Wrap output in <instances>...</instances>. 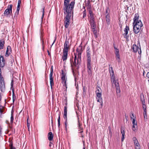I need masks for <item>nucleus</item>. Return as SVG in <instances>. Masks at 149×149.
I'll use <instances>...</instances> for the list:
<instances>
[{"label":"nucleus","mask_w":149,"mask_h":149,"mask_svg":"<svg viewBox=\"0 0 149 149\" xmlns=\"http://www.w3.org/2000/svg\"><path fill=\"white\" fill-rule=\"evenodd\" d=\"M70 0H66V20L68 18L72 17L73 18V9L75 4L74 1H72L70 3L69 2Z\"/></svg>","instance_id":"nucleus-1"},{"label":"nucleus","mask_w":149,"mask_h":149,"mask_svg":"<svg viewBox=\"0 0 149 149\" xmlns=\"http://www.w3.org/2000/svg\"><path fill=\"white\" fill-rule=\"evenodd\" d=\"M82 47L80 45L79 47L77 48L76 51L77 53V54L74 53V65L76 67H79V65L80 64L81 61V54L82 52Z\"/></svg>","instance_id":"nucleus-2"},{"label":"nucleus","mask_w":149,"mask_h":149,"mask_svg":"<svg viewBox=\"0 0 149 149\" xmlns=\"http://www.w3.org/2000/svg\"><path fill=\"white\" fill-rule=\"evenodd\" d=\"M60 73L61 85L62 84L64 87L65 86V70L64 68L63 69H62L61 70Z\"/></svg>","instance_id":"nucleus-3"},{"label":"nucleus","mask_w":149,"mask_h":149,"mask_svg":"<svg viewBox=\"0 0 149 149\" xmlns=\"http://www.w3.org/2000/svg\"><path fill=\"white\" fill-rule=\"evenodd\" d=\"M96 89V93L97 94V96L98 98L97 101V102H100V101L101 99L102 100L101 97L102 91L99 87H97Z\"/></svg>","instance_id":"nucleus-4"},{"label":"nucleus","mask_w":149,"mask_h":149,"mask_svg":"<svg viewBox=\"0 0 149 149\" xmlns=\"http://www.w3.org/2000/svg\"><path fill=\"white\" fill-rule=\"evenodd\" d=\"M12 4L9 5L7 6V8L4 11V16H8L9 14L12 13Z\"/></svg>","instance_id":"nucleus-5"},{"label":"nucleus","mask_w":149,"mask_h":149,"mask_svg":"<svg viewBox=\"0 0 149 149\" xmlns=\"http://www.w3.org/2000/svg\"><path fill=\"white\" fill-rule=\"evenodd\" d=\"M53 73V66H52L50 69V73L49 74L50 82L51 89L52 88V86L54 85V78L52 76Z\"/></svg>","instance_id":"nucleus-6"},{"label":"nucleus","mask_w":149,"mask_h":149,"mask_svg":"<svg viewBox=\"0 0 149 149\" xmlns=\"http://www.w3.org/2000/svg\"><path fill=\"white\" fill-rule=\"evenodd\" d=\"M132 49L133 50V52H134L135 53L138 52V54L140 55V57H141V51L140 48H139L138 46H136V45H133Z\"/></svg>","instance_id":"nucleus-7"},{"label":"nucleus","mask_w":149,"mask_h":149,"mask_svg":"<svg viewBox=\"0 0 149 149\" xmlns=\"http://www.w3.org/2000/svg\"><path fill=\"white\" fill-rule=\"evenodd\" d=\"M129 30V27L128 26H126L124 30V31L125 32V33H124L123 34L124 36V37L126 39L128 38L129 37L127 35Z\"/></svg>","instance_id":"nucleus-8"},{"label":"nucleus","mask_w":149,"mask_h":149,"mask_svg":"<svg viewBox=\"0 0 149 149\" xmlns=\"http://www.w3.org/2000/svg\"><path fill=\"white\" fill-rule=\"evenodd\" d=\"M115 53L116 55V60H118V62H120V58L119 50L117 48H116V49H115Z\"/></svg>","instance_id":"nucleus-9"},{"label":"nucleus","mask_w":149,"mask_h":149,"mask_svg":"<svg viewBox=\"0 0 149 149\" xmlns=\"http://www.w3.org/2000/svg\"><path fill=\"white\" fill-rule=\"evenodd\" d=\"M5 61L4 59L3 56L1 55L0 58V67H3L5 65Z\"/></svg>","instance_id":"nucleus-10"},{"label":"nucleus","mask_w":149,"mask_h":149,"mask_svg":"<svg viewBox=\"0 0 149 149\" xmlns=\"http://www.w3.org/2000/svg\"><path fill=\"white\" fill-rule=\"evenodd\" d=\"M11 47L10 46H8L7 47V50L5 54L6 57L8 56L11 54Z\"/></svg>","instance_id":"nucleus-11"},{"label":"nucleus","mask_w":149,"mask_h":149,"mask_svg":"<svg viewBox=\"0 0 149 149\" xmlns=\"http://www.w3.org/2000/svg\"><path fill=\"white\" fill-rule=\"evenodd\" d=\"M143 25L141 21H140L138 22H136L133 24V26H136L137 27H139L141 29V28L143 26Z\"/></svg>","instance_id":"nucleus-12"},{"label":"nucleus","mask_w":149,"mask_h":149,"mask_svg":"<svg viewBox=\"0 0 149 149\" xmlns=\"http://www.w3.org/2000/svg\"><path fill=\"white\" fill-rule=\"evenodd\" d=\"M139 15L138 14L136 13L135 14L134 17L133 18V24H134V23H136V22H137L140 21H141L140 20H139Z\"/></svg>","instance_id":"nucleus-13"},{"label":"nucleus","mask_w":149,"mask_h":149,"mask_svg":"<svg viewBox=\"0 0 149 149\" xmlns=\"http://www.w3.org/2000/svg\"><path fill=\"white\" fill-rule=\"evenodd\" d=\"M0 89L1 91L3 92L5 91V82H0Z\"/></svg>","instance_id":"nucleus-14"},{"label":"nucleus","mask_w":149,"mask_h":149,"mask_svg":"<svg viewBox=\"0 0 149 149\" xmlns=\"http://www.w3.org/2000/svg\"><path fill=\"white\" fill-rule=\"evenodd\" d=\"M121 133L122 134L121 141H123L125 138V128L121 126Z\"/></svg>","instance_id":"nucleus-15"},{"label":"nucleus","mask_w":149,"mask_h":149,"mask_svg":"<svg viewBox=\"0 0 149 149\" xmlns=\"http://www.w3.org/2000/svg\"><path fill=\"white\" fill-rule=\"evenodd\" d=\"M61 55L62 56V59L63 61H64L65 60V42L64 44V48L63 49V53H61Z\"/></svg>","instance_id":"nucleus-16"},{"label":"nucleus","mask_w":149,"mask_h":149,"mask_svg":"<svg viewBox=\"0 0 149 149\" xmlns=\"http://www.w3.org/2000/svg\"><path fill=\"white\" fill-rule=\"evenodd\" d=\"M106 26H108L110 24V17L109 14H107L106 16Z\"/></svg>","instance_id":"nucleus-17"},{"label":"nucleus","mask_w":149,"mask_h":149,"mask_svg":"<svg viewBox=\"0 0 149 149\" xmlns=\"http://www.w3.org/2000/svg\"><path fill=\"white\" fill-rule=\"evenodd\" d=\"M78 128L79 129V131H80L79 133H82L83 132V128L81 127L82 124L79 123V118H78Z\"/></svg>","instance_id":"nucleus-18"},{"label":"nucleus","mask_w":149,"mask_h":149,"mask_svg":"<svg viewBox=\"0 0 149 149\" xmlns=\"http://www.w3.org/2000/svg\"><path fill=\"white\" fill-rule=\"evenodd\" d=\"M91 51L90 50V48H87L86 51V57H87V59H91Z\"/></svg>","instance_id":"nucleus-19"},{"label":"nucleus","mask_w":149,"mask_h":149,"mask_svg":"<svg viewBox=\"0 0 149 149\" xmlns=\"http://www.w3.org/2000/svg\"><path fill=\"white\" fill-rule=\"evenodd\" d=\"M133 31L134 33L136 34H137L139 33L141 29L139 27H136V26H133Z\"/></svg>","instance_id":"nucleus-20"},{"label":"nucleus","mask_w":149,"mask_h":149,"mask_svg":"<svg viewBox=\"0 0 149 149\" xmlns=\"http://www.w3.org/2000/svg\"><path fill=\"white\" fill-rule=\"evenodd\" d=\"M87 68H92L91 59H87Z\"/></svg>","instance_id":"nucleus-21"},{"label":"nucleus","mask_w":149,"mask_h":149,"mask_svg":"<svg viewBox=\"0 0 149 149\" xmlns=\"http://www.w3.org/2000/svg\"><path fill=\"white\" fill-rule=\"evenodd\" d=\"M48 139L50 141H52L53 140V135L51 132H49L48 134Z\"/></svg>","instance_id":"nucleus-22"},{"label":"nucleus","mask_w":149,"mask_h":149,"mask_svg":"<svg viewBox=\"0 0 149 149\" xmlns=\"http://www.w3.org/2000/svg\"><path fill=\"white\" fill-rule=\"evenodd\" d=\"M67 43V42L66 41V60L67 58L68 50H69L70 49L69 46H68Z\"/></svg>","instance_id":"nucleus-23"},{"label":"nucleus","mask_w":149,"mask_h":149,"mask_svg":"<svg viewBox=\"0 0 149 149\" xmlns=\"http://www.w3.org/2000/svg\"><path fill=\"white\" fill-rule=\"evenodd\" d=\"M63 11L64 14V24L63 25L65 27V0H64V4H63Z\"/></svg>","instance_id":"nucleus-24"},{"label":"nucleus","mask_w":149,"mask_h":149,"mask_svg":"<svg viewBox=\"0 0 149 149\" xmlns=\"http://www.w3.org/2000/svg\"><path fill=\"white\" fill-rule=\"evenodd\" d=\"M111 82H113V83L114 84L117 83V80H115L114 74L113 75V74H111Z\"/></svg>","instance_id":"nucleus-25"},{"label":"nucleus","mask_w":149,"mask_h":149,"mask_svg":"<svg viewBox=\"0 0 149 149\" xmlns=\"http://www.w3.org/2000/svg\"><path fill=\"white\" fill-rule=\"evenodd\" d=\"M4 44V40L3 39L1 40H0V48L1 49H3Z\"/></svg>","instance_id":"nucleus-26"},{"label":"nucleus","mask_w":149,"mask_h":149,"mask_svg":"<svg viewBox=\"0 0 149 149\" xmlns=\"http://www.w3.org/2000/svg\"><path fill=\"white\" fill-rule=\"evenodd\" d=\"M145 99H144V97L143 94H141L140 95V100L142 103H145Z\"/></svg>","instance_id":"nucleus-27"},{"label":"nucleus","mask_w":149,"mask_h":149,"mask_svg":"<svg viewBox=\"0 0 149 149\" xmlns=\"http://www.w3.org/2000/svg\"><path fill=\"white\" fill-rule=\"evenodd\" d=\"M87 72L88 75L91 77L92 75V68H87Z\"/></svg>","instance_id":"nucleus-28"},{"label":"nucleus","mask_w":149,"mask_h":149,"mask_svg":"<svg viewBox=\"0 0 149 149\" xmlns=\"http://www.w3.org/2000/svg\"><path fill=\"white\" fill-rule=\"evenodd\" d=\"M4 107L2 106H0V116H1L3 112Z\"/></svg>","instance_id":"nucleus-29"},{"label":"nucleus","mask_w":149,"mask_h":149,"mask_svg":"<svg viewBox=\"0 0 149 149\" xmlns=\"http://www.w3.org/2000/svg\"><path fill=\"white\" fill-rule=\"evenodd\" d=\"M96 29H92V31L93 32V34H94L95 35V38H97V31L96 30Z\"/></svg>","instance_id":"nucleus-30"},{"label":"nucleus","mask_w":149,"mask_h":149,"mask_svg":"<svg viewBox=\"0 0 149 149\" xmlns=\"http://www.w3.org/2000/svg\"><path fill=\"white\" fill-rule=\"evenodd\" d=\"M71 17H69V18H68V19H67L66 20V28H67L69 25V23L70 19L71 18Z\"/></svg>","instance_id":"nucleus-31"},{"label":"nucleus","mask_w":149,"mask_h":149,"mask_svg":"<svg viewBox=\"0 0 149 149\" xmlns=\"http://www.w3.org/2000/svg\"><path fill=\"white\" fill-rule=\"evenodd\" d=\"M91 28L92 29H95L96 28V26L95 23L90 24Z\"/></svg>","instance_id":"nucleus-32"},{"label":"nucleus","mask_w":149,"mask_h":149,"mask_svg":"<svg viewBox=\"0 0 149 149\" xmlns=\"http://www.w3.org/2000/svg\"><path fill=\"white\" fill-rule=\"evenodd\" d=\"M13 113L11 112V116L10 117V123L11 124L13 123Z\"/></svg>","instance_id":"nucleus-33"},{"label":"nucleus","mask_w":149,"mask_h":149,"mask_svg":"<svg viewBox=\"0 0 149 149\" xmlns=\"http://www.w3.org/2000/svg\"><path fill=\"white\" fill-rule=\"evenodd\" d=\"M110 68L111 69V71L110 69V68H109V72H110V75H111V74H113H113H114L113 68L112 67H110Z\"/></svg>","instance_id":"nucleus-34"},{"label":"nucleus","mask_w":149,"mask_h":149,"mask_svg":"<svg viewBox=\"0 0 149 149\" xmlns=\"http://www.w3.org/2000/svg\"><path fill=\"white\" fill-rule=\"evenodd\" d=\"M116 86V91L120 90V87L118 82L114 84Z\"/></svg>","instance_id":"nucleus-35"},{"label":"nucleus","mask_w":149,"mask_h":149,"mask_svg":"<svg viewBox=\"0 0 149 149\" xmlns=\"http://www.w3.org/2000/svg\"><path fill=\"white\" fill-rule=\"evenodd\" d=\"M10 145L9 146L10 147V149H13V148H15V147H14L13 146V143L12 141H10Z\"/></svg>","instance_id":"nucleus-36"},{"label":"nucleus","mask_w":149,"mask_h":149,"mask_svg":"<svg viewBox=\"0 0 149 149\" xmlns=\"http://www.w3.org/2000/svg\"><path fill=\"white\" fill-rule=\"evenodd\" d=\"M4 82L3 78L1 74L0 73V82Z\"/></svg>","instance_id":"nucleus-37"},{"label":"nucleus","mask_w":149,"mask_h":149,"mask_svg":"<svg viewBox=\"0 0 149 149\" xmlns=\"http://www.w3.org/2000/svg\"><path fill=\"white\" fill-rule=\"evenodd\" d=\"M135 146V148L136 149H139L140 148V145L138 143H137L136 144H134Z\"/></svg>","instance_id":"nucleus-38"},{"label":"nucleus","mask_w":149,"mask_h":149,"mask_svg":"<svg viewBox=\"0 0 149 149\" xmlns=\"http://www.w3.org/2000/svg\"><path fill=\"white\" fill-rule=\"evenodd\" d=\"M143 105V110L144 111H146V107L145 103H142Z\"/></svg>","instance_id":"nucleus-39"},{"label":"nucleus","mask_w":149,"mask_h":149,"mask_svg":"<svg viewBox=\"0 0 149 149\" xmlns=\"http://www.w3.org/2000/svg\"><path fill=\"white\" fill-rule=\"evenodd\" d=\"M133 140L134 141V144H136L138 142V141L136 137H133Z\"/></svg>","instance_id":"nucleus-40"},{"label":"nucleus","mask_w":149,"mask_h":149,"mask_svg":"<svg viewBox=\"0 0 149 149\" xmlns=\"http://www.w3.org/2000/svg\"><path fill=\"white\" fill-rule=\"evenodd\" d=\"M29 116H28L27 121V127L28 129H29V127H30V121H29Z\"/></svg>","instance_id":"nucleus-41"},{"label":"nucleus","mask_w":149,"mask_h":149,"mask_svg":"<svg viewBox=\"0 0 149 149\" xmlns=\"http://www.w3.org/2000/svg\"><path fill=\"white\" fill-rule=\"evenodd\" d=\"M60 115H59L58 119V127H59L60 126Z\"/></svg>","instance_id":"nucleus-42"},{"label":"nucleus","mask_w":149,"mask_h":149,"mask_svg":"<svg viewBox=\"0 0 149 149\" xmlns=\"http://www.w3.org/2000/svg\"><path fill=\"white\" fill-rule=\"evenodd\" d=\"M44 9H45V7H44L42 9V17H41V19H42H42H43V17L44 15Z\"/></svg>","instance_id":"nucleus-43"},{"label":"nucleus","mask_w":149,"mask_h":149,"mask_svg":"<svg viewBox=\"0 0 149 149\" xmlns=\"http://www.w3.org/2000/svg\"><path fill=\"white\" fill-rule=\"evenodd\" d=\"M132 124L133 125H135L136 126L137 125V122L136 121L134 118L133 119Z\"/></svg>","instance_id":"nucleus-44"},{"label":"nucleus","mask_w":149,"mask_h":149,"mask_svg":"<svg viewBox=\"0 0 149 149\" xmlns=\"http://www.w3.org/2000/svg\"><path fill=\"white\" fill-rule=\"evenodd\" d=\"M109 9L108 8H107V9L106 10V12L105 13V14L106 15V14H109Z\"/></svg>","instance_id":"nucleus-45"},{"label":"nucleus","mask_w":149,"mask_h":149,"mask_svg":"<svg viewBox=\"0 0 149 149\" xmlns=\"http://www.w3.org/2000/svg\"><path fill=\"white\" fill-rule=\"evenodd\" d=\"M63 117L65 119V106L64 107Z\"/></svg>","instance_id":"nucleus-46"},{"label":"nucleus","mask_w":149,"mask_h":149,"mask_svg":"<svg viewBox=\"0 0 149 149\" xmlns=\"http://www.w3.org/2000/svg\"><path fill=\"white\" fill-rule=\"evenodd\" d=\"M146 112H147L146 111H144L143 116H144V118H146V117H147Z\"/></svg>","instance_id":"nucleus-47"},{"label":"nucleus","mask_w":149,"mask_h":149,"mask_svg":"<svg viewBox=\"0 0 149 149\" xmlns=\"http://www.w3.org/2000/svg\"><path fill=\"white\" fill-rule=\"evenodd\" d=\"M83 94L84 95H86V91H85V88H84L83 87Z\"/></svg>","instance_id":"nucleus-48"},{"label":"nucleus","mask_w":149,"mask_h":149,"mask_svg":"<svg viewBox=\"0 0 149 149\" xmlns=\"http://www.w3.org/2000/svg\"><path fill=\"white\" fill-rule=\"evenodd\" d=\"M135 125H133V126H132V130L133 131H135L136 130V129L135 128Z\"/></svg>","instance_id":"nucleus-49"},{"label":"nucleus","mask_w":149,"mask_h":149,"mask_svg":"<svg viewBox=\"0 0 149 149\" xmlns=\"http://www.w3.org/2000/svg\"><path fill=\"white\" fill-rule=\"evenodd\" d=\"M13 80H12V81H11V89H12L13 88Z\"/></svg>","instance_id":"nucleus-50"},{"label":"nucleus","mask_w":149,"mask_h":149,"mask_svg":"<svg viewBox=\"0 0 149 149\" xmlns=\"http://www.w3.org/2000/svg\"><path fill=\"white\" fill-rule=\"evenodd\" d=\"M89 12L90 15L93 14L91 10H89Z\"/></svg>","instance_id":"nucleus-51"},{"label":"nucleus","mask_w":149,"mask_h":149,"mask_svg":"<svg viewBox=\"0 0 149 149\" xmlns=\"http://www.w3.org/2000/svg\"><path fill=\"white\" fill-rule=\"evenodd\" d=\"M21 3V0H18V6H20V5Z\"/></svg>","instance_id":"nucleus-52"},{"label":"nucleus","mask_w":149,"mask_h":149,"mask_svg":"<svg viewBox=\"0 0 149 149\" xmlns=\"http://www.w3.org/2000/svg\"><path fill=\"white\" fill-rule=\"evenodd\" d=\"M86 6H88L90 5L89 1H88L87 3H86Z\"/></svg>","instance_id":"nucleus-53"},{"label":"nucleus","mask_w":149,"mask_h":149,"mask_svg":"<svg viewBox=\"0 0 149 149\" xmlns=\"http://www.w3.org/2000/svg\"><path fill=\"white\" fill-rule=\"evenodd\" d=\"M12 89V92H13V96H15V94L14 92V90L13 89V88Z\"/></svg>","instance_id":"nucleus-54"},{"label":"nucleus","mask_w":149,"mask_h":149,"mask_svg":"<svg viewBox=\"0 0 149 149\" xmlns=\"http://www.w3.org/2000/svg\"><path fill=\"white\" fill-rule=\"evenodd\" d=\"M89 22H90V24H93V23H95V20H93V21H90Z\"/></svg>","instance_id":"nucleus-55"},{"label":"nucleus","mask_w":149,"mask_h":149,"mask_svg":"<svg viewBox=\"0 0 149 149\" xmlns=\"http://www.w3.org/2000/svg\"><path fill=\"white\" fill-rule=\"evenodd\" d=\"M130 117L131 119H133V118L134 117V114L132 113L131 115H130Z\"/></svg>","instance_id":"nucleus-56"},{"label":"nucleus","mask_w":149,"mask_h":149,"mask_svg":"<svg viewBox=\"0 0 149 149\" xmlns=\"http://www.w3.org/2000/svg\"><path fill=\"white\" fill-rule=\"evenodd\" d=\"M16 99V96H13V102H14L15 101Z\"/></svg>","instance_id":"nucleus-57"},{"label":"nucleus","mask_w":149,"mask_h":149,"mask_svg":"<svg viewBox=\"0 0 149 149\" xmlns=\"http://www.w3.org/2000/svg\"><path fill=\"white\" fill-rule=\"evenodd\" d=\"M95 20V18L94 17H92V18H90V19L89 20V21H93Z\"/></svg>","instance_id":"nucleus-58"},{"label":"nucleus","mask_w":149,"mask_h":149,"mask_svg":"<svg viewBox=\"0 0 149 149\" xmlns=\"http://www.w3.org/2000/svg\"><path fill=\"white\" fill-rule=\"evenodd\" d=\"M19 10H16V12L15 13V15H18L19 13Z\"/></svg>","instance_id":"nucleus-59"},{"label":"nucleus","mask_w":149,"mask_h":149,"mask_svg":"<svg viewBox=\"0 0 149 149\" xmlns=\"http://www.w3.org/2000/svg\"><path fill=\"white\" fill-rule=\"evenodd\" d=\"M100 102H99L101 103V105L102 106L103 105V102L102 101V99H101L100 101Z\"/></svg>","instance_id":"nucleus-60"},{"label":"nucleus","mask_w":149,"mask_h":149,"mask_svg":"<svg viewBox=\"0 0 149 149\" xmlns=\"http://www.w3.org/2000/svg\"><path fill=\"white\" fill-rule=\"evenodd\" d=\"M20 6H17V10H20Z\"/></svg>","instance_id":"nucleus-61"},{"label":"nucleus","mask_w":149,"mask_h":149,"mask_svg":"<svg viewBox=\"0 0 149 149\" xmlns=\"http://www.w3.org/2000/svg\"><path fill=\"white\" fill-rule=\"evenodd\" d=\"M113 47H114V49H116V48H117L115 46V44L114 43H113Z\"/></svg>","instance_id":"nucleus-62"},{"label":"nucleus","mask_w":149,"mask_h":149,"mask_svg":"<svg viewBox=\"0 0 149 149\" xmlns=\"http://www.w3.org/2000/svg\"><path fill=\"white\" fill-rule=\"evenodd\" d=\"M146 77L148 78H149V72H148L146 74Z\"/></svg>","instance_id":"nucleus-63"},{"label":"nucleus","mask_w":149,"mask_h":149,"mask_svg":"<svg viewBox=\"0 0 149 149\" xmlns=\"http://www.w3.org/2000/svg\"><path fill=\"white\" fill-rule=\"evenodd\" d=\"M86 14H85V13H84L83 14V17L84 18L85 17H86Z\"/></svg>","instance_id":"nucleus-64"}]
</instances>
